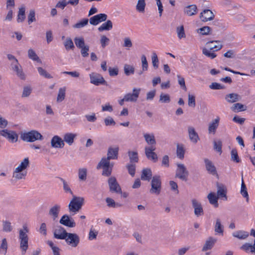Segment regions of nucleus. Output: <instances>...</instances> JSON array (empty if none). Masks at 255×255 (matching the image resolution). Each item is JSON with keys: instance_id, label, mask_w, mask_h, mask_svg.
Masks as SVG:
<instances>
[{"instance_id": "1", "label": "nucleus", "mask_w": 255, "mask_h": 255, "mask_svg": "<svg viewBox=\"0 0 255 255\" xmlns=\"http://www.w3.org/2000/svg\"><path fill=\"white\" fill-rule=\"evenodd\" d=\"M29 232V229L25 224L22 226L21 229L18 230V242L19 250L22 255L26 254L28 249L29 237L28 234Z\"/></svg>"}, {"instance_id": "2", "label": "nucleus", "mask_w": 255, "mask_h": 255, "mask_svg": "<svg viewBox=\"0 0 255 255\" xmlns=\"http://www.w3.org/2000/svg\"><path fill=\"white\" fill-rule=\"evenodd\" d=\"M28 157L24 158L13 171L12 177L16 180L25 179L27 175V169L29 166Z\"/></svg>"}, {"instance_id": "3", "label": "nucleus", "mask_w": 255, "mask_h": 255, "mask_svg": "<svg viewBox=\"0 0 255 255\" xmlns=\"http://www.w3.org/2000/svg\"><path fill=\"white\" fill-rule=\"evenodd\" d=\"M20 138L24 141L32 142L36 140L43 139V136L36 130L24 131L20 133Z\"/></svg>"}, {"instance_id": "4", "label": "nucleus", "mask_w": 255, "mask_h": 255, "mask_svg": "<svg viewBox=\"0 0 255 255\" xmlns=\"http://www.w3.org/2000/svg\"><path fill=\"white\" fill-rule=\"evenodd\" d=\"M84 203V198L83 197L73 196L68 205L69 212L73 214H76L82 208Z\"/></svg>"}, {"instance_id": "5", "label": "nucleus", "mask_w": 255, "mask_h": 255, "mask_svg": "<svg viewBox=\"0 0 255 255\" xmlns=\"http://www.w3.org/2000/svg\"><path fill=\"white\" fill-rule=\"evenodd\" d=\"M0 135L5 138L11 143L16 142L18 138V135L15 131L7 129L0 130Z\"/></svg>"}, {"instance_id": "6", "label": "nucleus", "mask_w": 255, "mask_h": 255, "mask_svg": "<svg viewBox=\"0 0 255 255\" xmlns=\"http://www.w3.org/2000/svg\"><path fill=\"white\" fill-rule=\"evenodd\" d=\"M189 175V172L186 166L182 163L177 164L176 177L182 180L186 181Z\"/></svg>"}, {"instance_id": "7", "label": "nucleus", "mask_w": 255, "mask_h": 255, "mask_svg": "<svg viewBox=\"0 0 255 255\" xmlns=\"http://www.w3.org/2000/svg\"><path fill=\"white\" fill-rule=\"evenodd\" d=\"M64 240L67 244L72 248H76L80 241L79 236L76 233H68Z\"/></svg>"}, {"instance_id": "8", "label": "nucleus", "mask_w": 255, "mask_h": 255, "mask_svg": "<svg viewBox=\"0 0 255 255\" xmlns=\"http://www.w3.org/2000/svg\"><path fill=\"white\" fill-rule=\"evenodd\" d=\"M161 180L159 176H154L151 180V188L150 192L151 193L159 194L161 190Z\"/></svg>"}, {"instance_id": "9", "label": "nucleus", "mask_w": 255, "mask_h": 255, "mask_svg": "<svg viewBox=\"0 0 255 255\" xmlns=\"http://www.w3.org/2000/svg\"><path fill=\"white\" fill-rule=\"evenodd\" d=\"M90 83L94 85H105L106 81L103 77L99 73L93 72L89 74Z\"/></svg>"}, {"instance_id": "10", "label": "nucleus", "mask_w": 255, "mask_h": 255, "mask_svg": "<svg viewBox=\"0 0 255 255\" xmlns=\"http://www.w3.org/2000/svg\"><path fill=\"white\" fill-rule=\"evenodd\" d=\"M192 207L194 209V213L197 217H199L204 215V210L201 202L197 199L193 198L191 200Z\"/></svg>"}, {"instance_id": "11", "label": "nucleus", "mask_w": 255, "mask_h": 255, "mask_svg": "<svg viewBox=\"0 0 255 255\" xmlns=\"http://www.w3.org/2000/svg\"><path fill=\"white\" fill-rule=\"evenodd\" d=\"M11 69L15 74L21 80H24L26 78V75L24 73L21 66L18 62L15 64H11Z\"/></svg>"}, {"instance_id": "12", "label": "nucleus", "mask_w": 255, "mask_h": 255, "mask_svg": "<svg viewBox=\"0 0 255 255\" xmlns=\"http://www.w3.org/2000/svg\"><path fill=\"white\" fill-rule=\"evenodd\" d=\"M141 89L140 88H133L132 89V93H128L125 95V97H126V99L127 100V102H136L140 92Z\"/></svg>"}, {"instance_id": "13", "label": "nucleus", "mask_w": 255, "mask_h": 255, "mask_svg": "<svg viewBox=\"0 0 255 255\" xmlns=\"http://www.w3.org/2000/svg\"><path fill=\"white\" fill-rule=\"evenodd\" d=\"M107 17V15L105 13H100L90 17L89 22L92 25H97L102 22L105 21Z\"/></svg>"}, {"instance_id": "14", "label": "nucleus", "mask_w": 255, "mask_h": 255, "mask_svg": "<svg viewBox=\"0 0 255 255\" xmlns=\"http://www.w3.org/2000/svg\"><path fill=\"white\" fill-rule=\"evenodd\" d=\"M110 191L117 193H122V189L115 177H111L108 180Z\"/></svg>"}, {"instance_id": "15", "label": "nucleus", "mask_w": 255, "mask_h": 255, "mask_svg": "<svg viewBox=\"0 0 255 255\" xmlns=\"http://www.w3.org/2000/svg\"><path fill=\"white\" fill-rule=\"evenodd\" d=\"M155 150V147L154 146L145 147V153L147 158L154 162H156L158 159L157 154L154 152Z\"/></svg>"}, {"instance_id": "16", "label": "nucleus", "mask_w": 255, "mask_h": 255, "mask_svg": "<svg viewBox=\"0 0 255 255\" xmlns=\"http://www.w3.org/2000/svg\"><path fill=\"white\" fill-rule=\"evenodd\" d=\"M51 145L55 148H62L65 146L63 139L58 135H54L51 140Z\"/></svg>"}, {"instance_id": "17", "label": "nucleus", "mask_w": 255, "mask_h": 255, "mask_svg": "<svg viewBox=\"0 0 255 255\" xmlns=\"http://www.w3.org/2000/svg\"><path fill=\"white\" fill-rule=\"evenodd\" d=\"M220 120V117L217 116L209 124L208 130L209 134H215L219 125Z\"/></svg>"}, {"instance_id": "18", "label": "nucleus", "mask_w": 255, "mask_h": 255, "mask_svg": "<svg viewBox=\"0 0 255 255\" xmlns=\"http://www.w3.org/2000/svg\"><path fill=\"white\" fill-rule=\"evenodd\" d=\"M60 223L69 228H73L76 226L74 220L67 215H64L61 217Z\"/></svg>"}, {"instance_id": "19", "label": "nucleus", "mask_w": 255, "mask_h": 255, "mask_svg": "<svg viewBox=\"0 0 255 255\" xmlns=\"http://www.w3.org/2000/svg\"><path fill=\"white\" fill-rule=\"evenodd\" d=\"M200 18L202 21L206 22L213 19L214 14L211 10L208 9H204L201 12Z\"/></svg>"}, {"instance_id": "20", "label": "nucleus", "mask_w": 255, "mask_h": 255, "mask_svg": "<svg viewBox=\"0 0 255 255\" xmlns=\"http://www.w3.org/2000/svg\"><path fill=\"white\" fill-rule=\"evenodd\" d=\"M204 163L206 169L209 173L213 175H217L216 168L211 160L205 158L204 159Z\"/></svg>"}, {"instance_id": "21", "label": "nucleus", "mask_w": 255, "mask_h": 255, "mask_svg": "<svg viewBox=\"0 0 255 255\" xmlns=\"http://www.w3.org/2000/svg\"><path fill=\"white\" fill-rule=\"evenodd\" d=\"M188 133L190 140L194 143H196L200 139L199 136L193 127L188 128Z\"/></svg>"}, {"instance_id": "22", "label": "nucleus", "mask_w": 255, "mask_h": 255, "mask_svg": "<svg viewBox=\"0 0 255 255\" xmlns=\"http://www.w3.org/2000/svg\"><path fill=\"white\" fill-rule=\"evenodd\" d=\"M68 233L61 227H57L54 231V236L57 239L64 240Z\"/></svg>"}, {"instance_id": "23", "label": "nucleus", "mask_w": 255, "mask_h": 255, "mask_svg": "<svg viewBox=\"0 0 255 255\" xmlns=\"http://www.w3.org/2000/svg\"><path fill=\"white\" fill-rule=\"evenodd\" d=\"M60 209L61 206L57 204L54 205L50 208L48 214L53 220H55L58 218Z\"/></svg>"}, {"instance_id": "24", "label": "nucleus", "mask_w": 255, "mask_h": 255, "mask_svg": "<svg viewBox=\"0 0 255 255\" xmlns=\"http://www.w3.org/2000/svg\"><path fill=\"white\" fill-rule=\"evenodd\" d=\"M8 248V242L5 237H2L0 239V254L6 255Z\"/></svg>"}, {"instance_id": "25", "label": "nucleus", "mask_w": 255, "mask_h": 255, "mask_svg": "<svg viewBox=\"0 0 255 255\" xmlns=\"http://www.w3.org/2000/svg\"><path fill=\"white\" fill-rule=\"evenodd\" d=\"M183 12L184 14L191 16L197 13V7L195 4H191L184 7Z\"/></svg>"}, {"instance_id": "26", "label": "nucleus", "mask_w": 255, "mask_h": 255, "mask_svg": "<svg viewBox=\"0 0 255 255\" xmlns=\"http://www.w3.org/2000/svg\"><path fill=\"white\" fill-rule=\"evenodd\" d=\"M119 148L118 146L109 147L107 152V158L109 159H117L118 157Z\"/></svg>"}, {"instance_id": "27", "label": "nucleus", "mask_w": 255, "mask_h": 255, "mask_svg": "<svg viewBox=\"0 0 255 255\" xmlns=\"http://www.w3.org/2000/svg\"><path fill=\"white\" fill-rule=\"evenodd\" d=\"M77 134L72 132H66L63 135V141L69 145H71L74 142Z\"/></svg>"}, {"instance_id": "28", "label": "nucleus", "mask_w": 255, "mask_h": 255, "mask_svg": "<svg viewBox=\"0 0 255 255\" xmlns=\"http://www.w3.org/2000/svg\"><path fill=\"white\" fill-rule=\"evenodd\" d=\"M232 236L241 240L247 239L249 236V233L244 230H238L232 233Z\"/></svg>"}, {"instance_id": "29", "label": "nucleus", "mask_w": 255, "mask_h": 255, "mask_svg": "<svg viewBox=\"0 0 255 255\" xmlns=\"http://www.w3.org/2000/svg\"><path fill=\"white\" fill-rule=\"evenodd\" d=\"M217 242V240L213 237L209 238L205 242V243L202 248V251L205 252L211 250L215 244Z\"/></svg>"}, {"instance_id": "30", "label": "nucleus", "mask_w": 255, "mask_h": 255, "mask_svg": "<svg viewBox=\"0 0 255 255\" xmlns=\"http://www.w3.org/2000/svg\"><path fill=\"white\" fill-rule=\"evenodd\" d=\"M240 249L246 253L255 254V240L253 245L248 243H245L240 247Z\"/></svg>"}, {"instance_id": "31", "label": "nucleus", "mask_w": 255, "mask_h": 255, "mask_svg": "<svg viewBox=\"0 0 255 255\" xmlns=\"http://www.w3.org/2000/svg\"><path fill=\"white\" fill-rule=\"evenodd\" d=\"M206 45L208 48L212 49L214 51L219 50L223 47L221 43L218 41H209L207 43Z\"/></svg>"}, {"instance_id": "32", "label": "nucleus", "mask_w": 255, "mask_h": 255, "mask_svg": "<svg viewBox=\"0 0 255 255\" xmlns=\"http://www.w3.org/2000/svg\"><path fill=\"white\" fill-rule=\"evenodd\" d=\"M143 137L146 142L150 145V146H154L156 144V140L154 135L153 133H146L143 134Z\"/></svg>"}, {"instance_id": "33", "label": "nucleus", "mask_w": 255, "mask_h": 255, "mask_svg": "<svg viewBox=\"0 0 255 255\" xmlns=\"http://www.w3.org/2000/svg\"><path fill=\"white\" fill-rule=\"evenodd\" d=\"M227 189L225 187L223 186H218L217 190V197L218 198L222 199L224 201H226L228 199L227 196Z\"/></svg>"}, {"instance_id": "34", "label": "nucleus", "mask_w": 255, "mask_h": 255, "mask_svg": "<svg viewBox=\"0 0 255 255\" xmlns=\"http://www.w3.org/2000/svg\"><path fill=\"white\" fill-rule=\"evenodd\" d=\"M152 177V171L149 168H145L142 170L141 179L144 181H149Z\"/></svg>"}, {"instance_id": "35", "label": "nucleus", "mask_w": 255, "mask_h": 255, "mask_svg": "<svg viewBox=\"0 0 255 255\" xmlns=\"http://www.w3.org/2000/svg\"><path fill=\"white\" fill-rule=\"evenodd\" d=\"M113 28V23L111 20H108L106 22L102 23L101 26L98 27L99 31H109Z\"/></svg>"}, {"instance_id": "36", "label": "nucleus", "mask_w": 255, "mask_h": 255, "mask_svg": "<svg viewBox=\"0 0 255 255\" xmlns=\"http://www.w3.org/2000/svg\"><path fill=\"white\" fill-rule=\"evenodd\" d=\"M207 198L209 200L210 203L213 205H214L215 207H217L218 206V197L216 195V194L214 192L210 193Z\"/></svg>"}, {"instance_id": "37", "label": "nucleus", "mask_w": 255, "mask_h": 255, "mask_svg": "<svg viewBox=\"0 0 255 255\" xmlns=\"http://www.w3.org/2000/svg\"><path fill=\"white\" fill-rule=\"evenodd\" d=\"M60 180L63 184V188L64 192L73 195V192L71 189L70 183L62 178H60Z\"/></svg>"}, {"instance_id": "38", "label": "nucleus", "mask_w": 255, "mask_h": 255, "mask_svg": "<svg viewBox=\"0 0 255 255\" xmlns=\"http://www.w3.org/2000/svg\"><path fill=\"white\" fill-rule=\"evenodd\" d=\"M240 96L236 93H231L228 94L225 97L226 100L229 103H234L239 101Z\"/></svg>"}, {"instance_id": "39", "label": "nucleus", "mask_w": 255, "mask_h": 255, "mask_svg": "<svg viewBox=\"0 0 255 255\" xmlns=\"http://www.w3.org/2000/svg\"><path fill=\"white\" fill-rule=\"evenodd\" d=\"M78 175L80 181H85L87 177V169L85 167L80 168L78 171Z\"/></svg>"}, {"instance_id": "40", "label": "nucleus", "mask_w": 255, "mask_h": 255, "mask_svg": "<svg viewBox=\"0 0 255 255\" xmlns=\"http://www.w3.org/2000/svg\"><path fill=\"white\" fill-rule=\"evenodd\" d=\"M28 56L29 59L31 60L36 61L38 63H41L42 61L37 56L35 52L31 48L28 49Z\"/></svg>"}, {"instance_id": "41", "label": "nucleus", "mask_w": 255, "mask_h": 255, "mask_svg": "<svg viewBox=\"0 0 255 255\" xmlns=\"http://www.w3.org/2000/svg\"><path fill=\"white\" fill-rule=\"evenodd\" d=\"M215 232L216 234H221L223 235L224 232V227L222 225L220 219H217L214 226Z\"/></svg>"}, {"instance_id": "42", "label": "nucleus", "mask_w": 255, "mask_h": 255, "mask_svg": "<svg viewBox=\"0 0 255 255\" xmlns=\"http://www.w3.org/2000/svg\"><path fill=\"white\" fill-rule=\"evenodd\" d=\"M25 7L24 6H22L19 8L17 17V22H22L24 20L25 18Z\"/></svg>"}, {"instance_id": "43", "label": "nucleus", "mask_w": 255, "mask_h": 255, "mask_svg": "<svg viewBox=\"0 0 255 255\" xmlns=\"http://www.w3.org/2000/svg\"><path fill=\"white\" fill-rule=\"evenodd\" d=\"M241 195L245 198H246V200L247 202L249 201V195L247 191V189L246 186L244 183L243 179V176L242 177V184L240 191Z\"/></svg>"}, {"instance_id": "44", "label": "nucleus", "mask_w": 255, "mask_h": 255, "mask_svg": "<svg viewBox=\"0 0 255 255\" xmlns=\"http://www.w3.org/2000/svg\"><path fill=\"white\" fill-rule=\"evenodd\" d=\"M111 165L110 162V159L106 157H103L101 160L100 162L98 163L97 168L101 169L104 167H107Z\"/></svg>"}, {"instance_id": "45", "label": "nucleus", "mask_w": 255, "mask_h": 255, "mask_svg": "<svg viewBox=\"0 0 255 255\" xmlns=\"http://www.w3.org/2000/svg\"><path fill=\"white\" fill-rule=\"evenodd\" d=\"M146 3L145 0H138L136 5V10L140 13H143L145 11Z\"/></svg>"}, {"instance_id": "46", "label": "nucleus", "mask_w": 255, "mask_h": 255, "mask_svg": "<svg viewBox=\"0 0 255 255\" xmlns=\"http://www.w3.org/2000/svg\"><path fill=\"white\" fill-rule=\"evenodd\" d=\"M214 52L215 51L209 48H204L202 50L203 54L211 59H214L217 56V55Z\"/></svg>"}, {"instance_id": "47", "label": "nucleus", "mask_w": 255, "mask_h": 255, "mask_svg": "<svg viewBox=\"0 0 255 255\" xmlns=\"http://www.w3.org/2000/svg\"><path fill=\"white\" fill-rule=\"evenodd\" d=\"M47 244L51 248L53 255H61V250L56 245H55L52 241H48Z\"/></svg>"}, {"instance_id": "48", "label": "nucleus", "mask_w": 255, "mask_h": 255, "mask_svg": "<svg viewBox=\"0 0 255 255\" xmlns=\"http://www.w3.org/2000/svg\"><path fill=\"white\" fill-rule=\"evenodd\" d=\"M66 88L65 87L60 88L59 89L57 97V101L61 102L63 101L65 97Z\"/></svg>"}, {"instance_id": "49", "label": "nucleus", "mask_w": 255, "mask_h": 255, "mask_svg": "<svg viewBox=\"0 0 255 255\" xmlns=\"http://www.w3.org/2000/svg\"><path fill=\"white\" fill-rule=\"evenodd\" d=\"M231 109L235 112L244 111L246 110V107L241 103H236L234 104L231 107Z\"/></svg>"}, {"instance_id": "50", "label": "nucleus", "mask_w": 255, "mask_h": 255, "mask_svg": "<svg viewBox=\"0 0 255 255\" xmlns=\"http://www.w3.org/2000/svg\"><path fill=\"white\" fill-rule=\"evenodd\" d=\"M185 150L182 145L178 144L177 146L176 154L178 158L182 159L184 157Z\"/></svg>"}, {"instance_id": "51", "label": "nucleus", "mask_w": 255, "mask_h": 255, "mask_svg": "<svg viewBox=\"0 0 255 255\" xmlns=\"http://www.w3.org/2000/svg\"><path fill=\"white\" fill-rule=\"evenodd\" d=\"M151 61L153 67L154 69H157L159 67V61L157 55L154 51L152 53Z\"/></svg>"}, {"instance_id": "52", "label": "nucleus", "mask_w": 255, "mask_h": 255, "mask_svg": "<svg viewBox=\"0 0 255 255\" xmlns=\"http://www.w3.org/2000/svg\"><path fill=\"white\" fill-rule=\"evenodd\" d=\"M177 37L179 39L186 37V34L184 31L183 25H180L176 28Z\"/></svg>"}, {"instance_id": "53", "label": "nucleus", "mask_w": 255, "mask_h": 255, "mask_svg": "<svg viewBox=\"0 0 255 255\" xmlns=\"http://www.w3.org/2000/svg\"><path fill=\"white\" fill-rule=\"evenodd\" d=\"M32 88L29 85L25 86L23 87L21 97L26 98L29 97L32 93Z\"/></svg>"}, {"instance_id": "54", "label": "nucleus", "mask_w": 255, "mask_h": 255, "mask_svg": "<svg viewBox=\"0 0 255 255\" xmlns=\"http://www.w3.org/2000/svg\"><path fill=\"white\" fill-rule=\"evenodd\" d=\"M130 162H137L138 160L137 152L135 151H129L128 152Z\"/></svg>"}, {"instance_id": "55", "label": "nucleus", "mask_w": 255, "mask_h": 255, "mask_svg": "<svg viewBox=\"0 0 255 255\" xmlns=\"http://www.w3.org/2000/svg\"><path fill=\"white\" fill-rule=\"evenodd\" d=\"M64 45L65 46V49L67 50L73 49L74 48V45L73 41L69 37L67 38L66 39L65 41L64 42Z\"/></svg>"}, {"instance_id": "56", "label": "nucleus", "mask_w": 255, "mask_h": 255, "mask_svg": "<svg viewBox=\"0 0 255 255\" xmlns=\"http://www.w3.org/2000/svg\"><path fill=\"white\" fill-rule=\"evenodd\" d=\"M74 40L76 46L79 48H82L86 45L85 44L84 39L82 37H75Z\"/></svg>"}, {"instance_id": "57", "label": "nucleus", "mask_w": 255, "mask_h": 255, "mask_svg": "<svg viewBox=\"0 0 255 255\" xmlns=\"http://www.w3.org/2000/svg\"><path fill=\"white\" fill-rule=\"evenodd\" d=\"M88 23V19L87 18H84L73 25V27L75 28H81L85 26Z\"/></svg>"}, {"instance_id": "58", "label": "nucleus", "mask_w": 255, "mask_h": 255, "mask_svg": "<svg viewBox=\"0 0 255 255\" xmlns=\"http://www.w3.org/2000/svg\"><path fill=\"white\" fill-rule=\"evenodd\" d=\"M13 228L11 223L8 221H3L2 223V230L4 232L9 233L12 231Z\"/></svg>"}, {"instance_id": "59", "label": "nucleus", "mask_w": 255, "mask_h": 255, "mask_svg": "<svg viewBox=\"0 0 255 255\" xmlns=\"http://www.w3.org/2000/svg\"><path fill=\"white\" fill-rule=\"evenodd\" d=\"M124 72L127 76L133 74L134 72V68L131 65L126 64L124 66Z\"/></svg>"}, {"instance_id": "60", "label": "nucleus", "mask_w": 255, "mask_h": 255, "mask_svg": "<svg viewBox=\"0 0 255 255\" xmlns=\"http://www.w3.org/2000/svg\"><path fill=\"white\" fill-rule=\"evenodd\" d=\"M106 202L109 207L116 208L121 206V204L116 203L113 199L109 197L106 199Z\"/></svg>"}, {"instance_id": "61", "label": "nucleus", "mask_w": 255, "mask_h": 255, "mask_svg": "<svg viewBox=\"0 0 255 255\" xmlns=\"http://www.w3.org/2000/svg\"><path fill=\"white\" fill-rule=\"evenodd\" d=\"M231 160L236 163L240 161V159L238 156L237 150L236 149H233L231 152Z\"/></svg>"}, {"instance_id": "62", "label": "nucleus", "mask_w": 255, "mask_h": 255, "mask_svg": "<svg viewBox=\"0 0 255 255\" xmlns=\"http://www.w3.org/2000/svg\"><path fill=\"white\" fill-rule=\"evenodd\" d=\"M37 70L41 76L48 79L52 78V76L42 67H38Z\"/></svg>"}, {"instance_id": "63", "label": "nucleus", "mask_w": 255, "mask_h": 255, "mask_svg": "<svg viewBox=\"0 0 255 255\" xmlns=\"http://www.w3.org/2000/svg\"><path fill=\"white\" fill-rule=\"evenodd\" d=\"M113 166L114 164L113 163H111V166H108L107 167L103 168L102 175L106 176H109L110 175H111L112 172Z\"/></svg>"}, {"instance_id": "64", "label": "nucleus", "mask_w": 255, "mask_h": 255, "mask_svg": "<svg viewBox=\"0 0 255 255\" xmlns=\"http://www.w3.org/2000/svg\"><path fill=\"white\" fill-rule=\"evenodd\" d=\"M210 28L209 26H204L197 29V32L203 35H206L209 34Z\"/></svg>"}]
</instances>
